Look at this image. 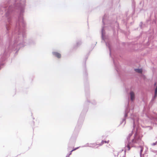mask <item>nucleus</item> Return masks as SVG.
I'll use <instances>...</instances> for the list:
<instances>
[{
	"label": "nucleus",
	"instance_id": "nucleus-1",
	"mask_svg": "<svg viewBox=\"0 0 157 157\" xmlns=\"http://www.w3.org/2000/svg\"><path fill=\"white\" fill-rule=\"evenodd\" d=\"M109 140H108L107 141L102 140V142H101V143L100 144H93V146H92V147H93L95 148V147H96V145H98V146H100L102 145L104 143H109ZM98 147V146H97V147Z\"/></svg>",
	"mask_w": 157,
	"mask_h": 157
},
{
	"label": "nucleus",
	"instance_id": "nucleus-2",
	"mask_svg": "<svg viewBox=\"0 0 157 157\" xmlns=\"http://www.w3.org/2000/svg\"><path fill=\"white\" fill-rule=\"evenodd\" d=\"M140 138L138 136H136L135 138L132 140V142L133 144L138 143Z\"/></svg>",
	"mask_w": 157,
	"mask_h": 157
},
{
	"label": "nucleus",
	"instance_id": "nucleus-3",
	"mask_svg": "<svg viewBox=\"0 0 157 157\" xmlns=\"http://www.w3.org/2000/svg\"><path fill=\"white\" fill-rule=\"evenodd\" d=\"M53 55L57 57L58 58H60L61 57V55L60 53L56 52H53Z\"/></svg>",
	"mask_w": 157,
	"mask_h": 157
},
{
	"label": "nucleus",
	"instance_id": "nucleus-4",
	"mask_svg": "<svg viewBox=\"0 0 157 157\" xmlns=\"http://www.w3.org/2000/svg\"><path fill=\"white\" fill-rule=\"evenodd\" d=\"M130 95L131 97V99L132 101H133L134 99L135 95L134 92L132 91H131L130 92Z\"/></svg>",
	"mask_w": 157,
	"mask_h": 157
},
{
	"label": "nucleus",
	"instance_id": "nucleus-5",
	"mask_svg": "<svg viewBox=\"0 0 157 157\" xmlns=\"http://www.w3.org/2000/svg\"><path fill=\"white\" fill-rule=\"evenodd\" d=\"M135 71L139 73H142V70L141 69H135Z\"/></svg>",
	"mask_w": 157,
	"mask_h": 157
},
{
	"label": "nucleus",
	"instance_id": "nucleus-6",
	"mask_svg": "<svg viewBox=\"0 0 157 157\" xmlns=\"http://www.w3.org/2000/svg\"><path fill=\"white\" fill-rule=\"evenodd\" d=\"M157 86L155 88V96H154L155 98L157 96Z\"/></svg>",
	"mask_w": 157,
	"mask_h": 157
},
{
	"label": "nucleus",
	"instance_id": "nucleus-7",
	"mask_svg": "<svg viewBox=\"0 0 157 157\" xmlns=\"http://www.w3.org/2000/svg\"><path fill=\"white\" fill-rule=\"evenodd\" d=\"M121 153H119L118 155L119 156V157H124V154H123L121 156Z\"/></svg>",
	"mask_w": 157,
	"mask_h": 157
},
{
	"label": "nucleus",
	"instance_id": "nucleus-8",
	"mask_svg": "<svg viewBox=\"0 0 157 157\" xmlns=\"http://www.w3.org/2000/svg\"><path fill=\"white\" fill-rule=\"evenodd\" d=\"M78 148V147H77V148H75V149H74L72 150H71V152H70V155H71V153H72V152L73 151H75V150H76V149H77Z\"/></svg>",
	"mask_w": 157,
	"mask_h": 157
},
{
	"label": "nucleus",
	"instance_id": "nucleus-9",
	"mask_svg": "<svg viewBox=\"0 0 157 157\" xmlns=\"http://www.w3.org/2000/svg\"><path fill=\"white\" fill-rule=\"evenodd\" d=\"M143 151V148L141 147V150L140 152V154H142V152Z\"/></svg>",
	"mask_w": 157,
	"mask_h": 157
},
{
	"label": "nucleus",
	"instance_id": "nucleus-10",
	"mask_svg": "<svg viewBox=\"0 0 157 157\" xmlns=\"http://www.w3.org/2000/svg\"><path fill=\"white\" fill-rule=\"evenodd\" d=\"M127 147H128V150H129L130 149V146H129V145H128V146H127Z\"/></svg>",
	"mask_w": 157,
	"mask_h": 157
},
{
	"label": "nucleus",
	"instance_id": "nucleus-11",
	"mask_svg": "<svg viewBox=\"0 0 157 157\" xmlns=\"http://www.w3.org/2000/svg\"><path fill=\"white\" fill-rule=\"evenodd\" d=\"M156 83H155V85H156Z\"/></svg>",
	"mask_w": 157,
	"mask_h": 157
}]
</instances>
